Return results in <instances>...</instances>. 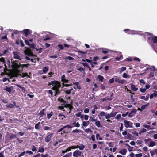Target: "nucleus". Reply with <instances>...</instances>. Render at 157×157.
Wrapping results in <instances>:
<instances>
[{"label": "nucleus", "instance_id": "1", "mask_svg": "<svg viewBox=\"0 0 157 157\" xmlns=\"http://www.w3.org/2000/svg\"><path fill=\"white\" fill-rule=\"evenodd\" d=\"M26 49L24 51V54L29 56H36L33 55L32 50L29 48L26 47Z\"/></svg>", "mask_w": 157, "mask_h": 157}, {"label": "nucleus", "instance_id": "2", "mask_svg": "<svg viewBox=\"0 0 157 157\" xmlns=\"http://www.w3.org/2000/svg\"><path fill=\"white\" fill-rule=\"evenodd\" d=\"M125 127L126 128L132 127L133 125V123L131 122L127 121L124 120V121Z\"/></svg>", "mask_w": 157, "mask_h": 157}, {"label": "nucleus", "instance_id": "3", "mask_svg": "<svg viewBox=\"0 0 157 157\" xmlns=\"http://www.w3.org/2000/svg\"><path fill=\"white\" fill-rule=\"evenodd\" d=\"M82 152L79 150H76L73 153V156L75 157H78L81 156Z\"/></svg>", "mask_w": 157, "mask_h": 157}, {"label": "nucleus", "instance_id": "4", "mask_svg": "<svg viewBox=\"0 0 157 157\" xmlns=\"http://www.w3.org/2000/svg\"><path fill=\"white\" fill-rule=\"evenodd\" d=\"M115 81L116 82H117L119 83L123 84L125 81L124 79H120L117 76H115Z\"/></svg>", "mask_w": 157, "mask_h": 157}, {"label": "nucleus", "instance_id": "5", "mask_svg": "<svg viewBox=\"0 0 157 157\" xmlns=\"http://www.w3.org/2000/svg\"><path fill=\"white\" fill-rule=\"evenodd\" d=\"M53 135V134L51 133L47 135L45 138V141L46 142H48L51 140Z\"/></svg>", "mask_w": 157, "mask_h": 157}, {"label": "nucleus", "instance_id": "6", "mask_svg": "<svg viewBox=\"0 0 157 157\" xmlns=\"http://www.w3.org/2000/svg\"><path fill=\"white\" fill-rule=\"evenodd\" d=\"M137 111L136 109H134L132 111H131L128 115V116L130 117H132L134 114H135Z\"/></svg>", "mask_w": 157, "mask_h": 157}, {"label": "nucleus", "instance_id": "7", "mask_svg": "<svg viewBox=\"0 0 157 157\" xmlns=\"http://www.w3.org/2000/svg\"><path fill=\"white\" fill-rule=\"evenodd\" d=\"M68 128H72V127L70 125H66L64 126L62 128H61L60 129L58 130L57 131L58 132H60L62 131L64 129Z\"/></svg>", "mask_w": 157, "mask_h": 157}, {"label": "nucleus", "instance_id": "8", "mask_svg": "<svg viewBox=\"0 0 157 157\" xmlns=\"http://www.w3.org/2000/svg\"><path fill=\"white\" fill-rule=\"evenodd\" d=\"M13 89V87L11 86L9 87H6L4 90L10 93Z\"/></svg>", "mask_w": 157, "mask_h": 157}, {"label": "nucleus", "instance_id": "9", "mask_svg": "<svg viewBox=\"0 0 157 157\" xmlns=\"http://www.w3.org/2000/svg\"><path fill=\"white\" fill-rule=\"evenodd\" d=\"M13 104H8L6 105V106L8 108H13L14 105H16V103L15 102H13Z\"/></svg>", "mask_w": 157, "mask_h": 157}, {"label": "nucleus", "instance_id": "10", "mask_svg": "<svg viewBox=\"0 0 157 157\" xmlns=\"http://www.w3.org/2000/svg\"><path fill=\"white\" fill-rule=\"evenodd\" d=\"M131 89L133 91H136L138 90V88L136 87L133 84H130Z\"/></svg>", "mask_w": 157, "mask_h": 157}, {"label": "nucleus", "instance_id": "11", "mask_svg": "<svg viewBox=\"0 0 157 157\" xmlns=\"http://www.w3.org/2000/svg\"><path fill=\"white\" fill-rule=\"evenodd\" d=\"M127 152V150L125 149H123L119 152V153L123 155H125Z\"/></svg>", "mask_w": 157, "mask_h": 157}, {"label": "nucleus", "instance_id": "12", "mask_svg": "<svg viewBox=\"0 0 157 157\" xmlns=\"http://www.w3.org/2000/svg\"><path fill=\"white\" fill-rule=\"evenodd\" d=\"M95 124L98 127H102V125H101L100 121H97L96 120V121H95Z\"/></svg>", "mask_w": 157, "mask_h": 157}, {"label": "nucleus", "instance_id": "13", "mask_svg": "<svg viewBox=\"0 0 157 157\" xmlns=\"http://www.w3.org/2000/svg\"><path fill=\"white\" fill-rule=\"evenodd\" d=\"M22 32H23L25 36H27L28 34L30 33V30L28 29H26L23 31Z\"/></svg>", "mask_w": 157, "mask_h": 157}, {"label": "nucleus", "instance_id": "14", "mask_svg": "<svg viewBox=\"0 0 157 157\" xmlns=\"http://www.w3.org/2000/svg\"><path fill=\"white\" fill-rule=\"evenodd\" d=\"M55 86H56L57 89H59L61 86L60 82L56 81V84L55 85Z\"/></svg>", "mask_w": 157, "mask_h": 157}, {"label": "nucleus", "instance_id": "15", "mask_svg": "<svg viewBox=\"0 0 157 157\" xmlns=\"http://www.w3.org/2000/svg\"><path fill=\"white\" fill-rule=\"evenodd\" d=\"M77 86V88L78 89L80 90L81 89V87L80 85L79 84V82H76L74 83Z\"/></svg>", "mask_w": 157, "mask_h": 157}, {"label": "nucleus", "instance_id": "16", "mask_svg": "<svg viewBox=\"0 0 157 157\" xmlns=\"http://www.w3.org/2000/svg\"><path fill=\"white\" fill-rule=\"evenodd\" d=\"M71 124L77 127H79L80 126V124L78 122L76 123V122H74L73 123H72Z\"/></svg>", "mask_w": 157, "mask_h": 157}, {"label": "nucleus", "instance_id": "17", "mask_svg": "<svg viewBox=\"0 0 157 157\" xmlns=\"http://www.w3.org/2000/svg\"><path fill=\"white\" fill-rule=\"evenodd\" d=\"M119 55H120V56L119 57H117L115 58V59L117 60H120L122 58V56L121 54V53L120 52L118 53Z\"/></svg>", "mask_w": 157, "mask_h": 157}, {"label": "nucleus", "instance_id": "18", "mask_svg": "<svg viewBox=\"0 0 157 157\" xmlns=\"http://www.w3.org/2000/svg\"><path fill=\"white\" fill-rule=\"evenodd\" d=\"M97 77L99 81L101 82H103L104 78V77L103 76H101L100 75H98Z\"/></svg>", "mask_w": 157, "mask_h": 157}, {"label": "nucleus", "instance_id": "19", "mask_svg": "<svg viewBox=\"0 0 157 157\" xmlns=\"http://www.w3.org/2000/svg\"><path fill=\"white\" fill-rule=\"evenodd\" d=\"M89 121H83L82 122V126L84 127H86L87 126L88 124H89Z\"/></svg>", "mask_w": 157, "mask_h": 157}, {"label": "nucleus", "instance_id": "20", "mask_svg": "<svg viewBox=\"0 0 157 157\" xmlns=\"http://www.w3.org/2000/svg\"><path fill=\"white\" fill-rule=\"evenodd\" d=\"M73 89L72 88L70 89H69L68 90H66L64 91L65 93L67 94H69L71 93V91L73 90Z\"/></svg>", "mask_w": 157, "mask_h": 157}, {"label": "nucleus", "instance_id": "21", "mask_svg": "<svg viewBox=\"0 0 157 157\" xmlns=\"http://www.w3.org/2000/svg\"><path fill=\"white\" fill-rule=\"evenodd\" d=\"M96 139L98 140H102V138L100 137V134L98 133H97L96 135Z\"/></svg>", "mask_w": 157, "mask_h": 157}, {"label": "nucleus", "instance_id": "22", "mask_svg": "<svg viewBox=\"0 0 157 157\" xmlns=\"http://www.w3.org/2000/svg\"><path fill=\"white\" fill-rule=\"evenodd\" d=\"M14 58L18 59L19 60H21V59L20 58V56L18 54L15 53H14Z\"/></svg>", "mask_w": 157, "mask_h": 157}, {"label": "nucleus", "instance_id": "23", "mask_svg": "<svg viewBox=\"0 0 157 157\" xmlns=\"http://www.w3.org/2000/svg\"><path fill=\"white\" fill-rule=\"evenodd\" d=\"M30 64H20L19 66L21 67L22 68L24 67H27L28 66H30Z\"/></svg>", "mask_w": 157, "mask_h": 157}, {"label": "nucleus", "instance_id": "24", "mask_svg": "<svg viewBox=\"0 0 157 157\" xmlns=\"http://www.w3.org/2000/svg\"><path fill=\"white\" fill-rule=\"evenodd\" d=\"M155 145V143L153 141H151L149 144L148 145L149 147H152Z\"/></svg>", "mask_w": 157, "mask_h": 157}, {"label": "nucleus", "instance_id": "25", "mask_svg": "<svg viewBox=\"0 0 157 157\" xmlns=\"http://www.w3.org/2000/svg\"><path fill=\"white\" fill-rule=\"evenodd\" d=\"M56 81L55 80L51 81L50 82H49L48 83V85L50 86V85H52V86H55V85L56 83Z\"/></svg>", "mask_w": 157, "mask_h": 157}, {"label": "nucleus", "instance_id": "26", "mask_svg": "<svg viewBox=\"0 0 157 157\" xmlns=\"http://www.w3.org/2000/svg\"><path fill=\"white\" fill-rule=\"evenodd\" d=\"M117 113V112H112L110 113V114L111 117H115Z\"/></svg>", "mask_w": 157, "mask_h": 157}, {"label": "nucleus", "instance_id": "27", "mask_svg": "<svg viewBox=\"0 0 157 157\" xmlns=\"http://www.w3.org/2000/svg\"><path fill=\"white\" fill-rule=\"evenodd\" d=\"M44 109H43L40 112V117H43V115L44 114Z\"/></svg>", "mask_w": 157, "mask_h": 157}, {"label": "nucleus", "instance_id": "28", "mask_svg": "<svg viewBox=\"0 0 157 157\" xmlns=\"http://www.w3.org/2000/svg\"><path fill=\"white\" fill-rule=\"evenodd\" d=\"M152 40L154 43H157V36L153 37Z\"/></svg>", "mask_w": 157, "mask_h": 157}, {"label": "nucleus", "instance_id": "29", "mask_svg": "<svg viewBox=\"0 0 157 157\" xmlns=\"http://www.w3.org/2000/svg\"><path fill=\"white\" fill-rule=\"evenodd\" d=\"M144 128H147V129H148L149 130L153 129H154V128H151L150 126L146 125V124L144 125Z\"/></svg>", "mask_w": 157, "mask_h": 157}, {"label": "nucleus", "instance_id": "30", "mask_svg": "<svg viewBox=\"0 0 157 157\" xmlns=\"http://www.w3.org/2000/svg\"><path fill=\"white\" fill-rule=\"evenodd\" d=\"M44 150L43 147H39L38 149V152L43 153L44 151Z\"/></svg>", "mask_w": 157, "mask_h": 157}, {"label": "nucleus", "instance_id": "31", "mask_svg": "<svg viewBox=\"0 0 157 157\" xmlns=\"http://www.w3.org/2000/svg\"><path fill=\"white\" fill-rule=\"evenodd\" d=\"M85 148V146L84 145L82 144L79 146V148L81 150H82L84 149Z\"/></svg>", "mask_w": 157, "mask_h": 157}, {"label": "nucleus", "instance_id": "32", "mask_svg": "<svg viewBox=\"0 0 157 157\" xmlns=\"http://www.w3.org/2000/svg\"><path fill=\"white\" fill-rule=\"evenodd\" d=\"M16 135L13 134H11L10 136V139L11 140L13 139H14L16 138Z\"/></svg>", "mask_w": 157, "mask_h": 157}, {"label": "nucleus", "instance_id": "33", "mask_svg": "<svg viewBox=\"0 0 157 157\" xmlns=\"http://www.w3.org/2000/svg\"><path fill=\"white\" fill-rule=\"evenodd\" d=\"M126 67H124L120 68V73L121 74L124 71L126 70Z\"/></svg>", "mask_w": 157, "mask_h": 157}, {"label": "nucleus", "instance_id": "34", "mask_svg": "<svg viewBox=\"0 0 157 157\" xmlns=\"http://www.w3.org/2000/svg\"><path fill=\"white\" fill-rule=\"evenodd\" d=\"M52 114L53 113L52 112H51L50 113L47 114V116L48 118L49 119L51 117L52 115Z\"/></svg>", "mask_w": 157, "mask_h": 157}, {"label": "nucleus", "instance_id": "35", "mask_svg": "<svg viewBox=\"0 0 157 157\" xmlns=\"http://www.w3.org/2000/svg\"><path fill=\"white\" fill-rule=\"evenodd\" d=\"M48 70V67H45L43 68V71L44 73H46Z\"/></svg>", "mask_w": 157, "mask_h": 157}, {"label": "nucleus", "instance_id": "36", "mask_svg": "<svg viewBox=\"0 0 157 157\" xmlns=\"http://www.w3.org/2000/svg\"><path fill=\"white\" fill-rule=\"evenodd\" d=\"M39 124L40 123H38L37 124H36L35 126V128L37 130H39Z\"/></svg>", "mask_w": 157, "mask_h": 157}, {"label": "nucleus", "instance_id": "37", "mask_svg": "<svg viewBox=\"0 0 157 157\" xmlns=\"http://www.w3.org/2000/svg\"><path fill=\"white\" fill-rule=\"evenodd\" d=\"M58 100L59 101H60L61 102H63L64 103H66V102L62 98H58Z\"/></svg>", "mask_w": 157, "mask_h": 157}, {"label": "nucleus", "instance_id": "38", "mask_svg": "<svg viewBox=\"0 0 157 157\" xmlns=\"http://www.w3.org/2000/svg\"><path fill=\"white\" fill-rule=\"evenodd\" d=\"M111 117L110 116V114L108 113V114H105V118L106 119H109V118H110Z\"/></svg>", "mask_w": 157, "mask_h": 157}, {"label": "nucleus", "instance_id": "39", "mask_svg": "<svg viewBox=\"0 0 157 157\" xmlns=\"http://www.w3.org/2000/svg\"><path fill=\"white\" fill-rule=\"evenodd\" d=\"M121 117V116L120 114H118L116 117L115 118L117 120H119Z\"/></svg>", "mask_w": 157, "mask_h": 157}, {"label": "nucleus", "instance_id": "40", "mask_svg": "<svg viewBox=\"0 0 157 157\" xmlns=\"http://www.w3.org/2000/svg\"><path fill=\"white\" fill-rule=\"evenodd\" d=\"M60 91L59 90V89H57L55 92V96H56V95L58 94H59L60 93Z\"/></svg>", "mask_w": 157, "mask_h": 157}, {"label": "nucleus", "instance_id": "41", "mask_svg": "<svg viewBox=\"0 0 157 157\" xmlns=\"http://www.w3.org/2000/svg\"><path fill=\"white\" fill-rule=\"evenodd\" d=\"M122 76L123 78H127V77L129 78L130 77L129 75L128 76L127 74H126V73H124Z\"/></svg>", "mask_w": 157, "mask_h": 157}, {"label": "nucleus", "instance_id": "42", "mask_svg": "<svg viewBox=\"0 0 157 157\" xmlns=\"http://www.w3.org/2000/svg\"><path fill=\"white\" fill-rule=\"evenodd\" d=\"M102 52L105 54H106L109 52V50L108 49H103L102 51Z\"/></svg>", "mask_w": 157, "mask_h": 157}, {"label": "nucleus", "instance_id": "43", "mask_svg": "<svg viewBox=\"0 0 157 157\" xmlns=\"http://www.w3.org/2000/svg\"><path fill=\"white\" fill-rule=\"evenodd\" d=\"M105 112L103 111L101 112L99 114V115L101 117L105 116Z\"/></svg>", "mask_w": 157, "mask_h": 157}, {"label": "nucleus", "instance_id": "44", "mask_svg": "<svg viewBox=\"0 0 157 157\" xmlns=\"http://www.w3.org/2000/svg\"><path fill=\"white\" fill-rule=\"evenodd\" d=\"M25 153H26L25 151H24V152L21 153L20 154H19L18 155V157H21V156L24 155H25Z\"/></svg>", "mask_w": 157, "mask_h": 157}, {"label": "nucleus", "instance_id": "45", "mask_svg": "<svg viewBox=\"0 0 157 157\" xmlns=\"http://www.w3.org/2000/svg\"><path fill=\"white\" fill-rule=\"evenodd\" d=\"M32 150L33 151H37V149L34 145H33Z\"/></svg>", "mask_w": 157, "mask_h": 157}, {"label": "nucleus", "instance_id": "46", "mask_svg": "<svg viewBox=\"0 0 157 157\" xmlns=\"http://www.w3.org/2000/svg\"><path fill=\"white\" fill-rule=\"evenodd\" d=\"M19 75L21 76L23 78L25 76H26L28 75V74L27 73H22V75H21V74H19Z\"/></svg>", "mask_w": 157, "mask_h": 157}, {"label": "nucleus", "instance_id": "47", "mask_svg": "<svg viewBox=\"0 0 157 157\" xmlns=\"http://www.w3.org/2000/svg\"><path fill=\"white\" fill-rule=\"evenodd\" d=\"M85 131L87 132H90L92 133L93 132L92 131L90 128L86 129Z\"/></svg>", "mask_w": 157, "mask_h": 157}, {"label": "nucleus", "instance_id": "48", "mask_svg": "<svg viewBox=\"0 0 157 157\" xmlns=\"http://www.w3.org/2000/svg\"><path fill=\"white\" fill-rule=\"evenodd\" d=\"M65 59L70 60H73L74 59L73 57H71L70 56H68L66 57Z\"/></svg>", "mask_w": 157, "mask_h": 157}, {"label": "nucleus", "instance_id": "49", "mask_svg": "<svg viewBox=\"0 0 157 157\" xmlns=\"http://www.w3.org/2000/svg\"><path fill=\"white\" fill-rule=\"evenodd\" d=\"M50 58H56L58 57V55L57 54H56L54 55L53 56H50Z\"/></svg>", "mask_w": 157, "mask_h": 157}, {"label": "nucleus", "instance_id": "50", "mask_svg": "<svg viewBox=\"0 0 157 157\" xmlns=\"http://www.w3.org/2000/svg\"><path fill=\"white\" fill-rule=\"evenodd\" d=\"M89 109L87 108H85L84 110V112L85 113H88L89 112Z\"/></svg>", "mask_w": 157, "mask_h": 157}, {"label": "nucleus", "instance_id": "51", "mask_svg": "<svg viewBox=\"0 0 157 157\" xmlns=\"http://www.w3.org/2000/svg\"><path fill=\"white\" fill-rule=\"evenodd\" d=\"M114 78H112L111 79H109V82L110 83H112L114 82Z\"/></svg>", "mask_w": 157, "mask_h": 157}, {"label": "nucleus", "instance_id": "52", "mask_svg": "<svg viewBox=\"0 0 157 157\" xmlns=\"http://www.w3.org/2000/svg\"><path fill=\"white\" fill-rule=\"evenodd\" d=\"M140 90L142 93H144L146 91V90L145 88H141L140 89Z\"/></svg>", "mask_w": 157, "mask_h": 157}, {"label": "nucleus", "instance_id": "53", "mask_svg": "<svg viewBox=\"0 0 157 157\" xmlns=\"http://www.w3.org/2000/svg\"><path fill=\"white\" fill-rule=\"evenodd\" d=\"M91 138L93 141L94 142L95 141V136L94 135H92L91 136Z\"/></svg>", "mask_w": 157, "mask_h": 157}, {"label": "nucleus", "instance_id": "54", "mask_svg": "<svg viewBox=\"0 0 157 157\" xmlns=\"http://www.w3.org/2000/svg\"><path fill=\"white\" fill-rule=\"evenodd\" d=\"M73 148L72 146L69 147L66 150V151H71V149H73Z\"/></svg>", "mask_w": 157, "mask_h": 157}, {"label": "nucleus", "instance_id": "55", "mask_svg": "<svg viewBox=\"0 0 157 157\" xmlns=\"http://www.w3.org/2000/svg\"><path fill=\"white\" fill-rule=\"evenodd\" d=\"M142 156V153L137 154L135 155L136 157H141Z\"/></svg>", "mask_w": 157, "mask_h": 157}, {"label": "nucleus", "instance_id": "56", "mask_svg": "<svg viewBox=\"0 0 157 157\" xmlns=\"http://www.w3.org/2000/svg\"><path fill=\"white\" fill-rule=\"evenodd\" d=\"M127 138L129 139H131V137H132V135L129 133H128L127 136Z\"/></svg>", "mask_w": 157, "mask_h": 157}, {"label": "nucleus", "instance_id": "57", "mask_svg": "<svg viewBox=\"0 0 157 157\" xmlns=\"http://www.w3.org/2000/svg\"><path fill=\"white\" fill-rule=\"evenodd\" d=\"M108 145L110 147H113V142H110L109 143Z\"/></svg>", "mask_w": 157, "mask_h": 157}, {"label": "nucleus", "instance_id": "58", "mask_svg": "<svg viewBox=\"0 0 157 157\" xmlns=\"http://www.w3.org/2000/svg\"><path fill=\"white\" fill-rule=\"evenodd\" d=\"M0 61H1L2 62L4 63H5V61L4 58L3 57L0 58Z\"/></svg>", "mask_w": 157, "mask_h": 157}, {"label": "nucleus", "instance_id": "59", "mask_svg": "<svg viewBox=\"0 0 157 157\" xmlns=\"http://www.w3.org/2000/svg\"><path fill=\"white\" fill-rule=\"evenodd\" d=\"M90 120L92 122L96 121V119H93L92 117H90Z\"/></svg>", "mask_w": 157, "mask_h": 157}, {"label": "nucleus", "instance_id": "60", "mask_svg": "<svg viewBox=\"0 0 157 157\" xmlns=\"http://www.w3.org/2000/svg\"><path fill=\"white\" fill-rule=\"evenodd\" d=\"M151 140V139L150 138L145 139L144 141L146 143H148L149 141Z\"/></svg>", "mask_w": 157, "mask_h": 157}, {"label": "nucleus", "instance_id": "61", "mask_svg": "<svg viewBox=\"0 0 157 157\" xmlns=\"http://www.w3.org/2000/svg\"><path fill=\"white\" fill-rule=\"evenodd\" d=\"M140 83H142L143 84H145V81L143 79H141L140 80Z\"/></svg>", "mask_w": 157, "mask_h": 157}, {"label": "nucleus", "instance_id": "62", "mask_svg": "<svg viewBox=\"0 0 157 157\" xmlns=\"http://www.w3.org/2000/svg\"><path fill=\"white\" fill-rule=\"evenodd\" d=\"M93 148L94 149H96L97 147V145L96 144H94L92 146Z\"/></svg>", "mask_w": 157, "mask_h": 157}, {"label": "nucleus", "instance_id": "63", "mask_svg": "<svg viewBox=\"0 0 157 157\" xmlns=\"http://www.w3.org/2000/svg\"><path fill=\"white\" fill-rule=\"evenodd\" d=\"M58 47L59 48H60L61 49H62V50L64 48L63 47V45H60V44L58 45Z\"/></svg>", "mask_w": 157, "mask_h": 157}, {"label": "nucleus", "instance_id": "64", "mask_svg": "<svg viewBox=\"0 0 157 157\" xmlns=\"http://www.w3.org/2000/svg\"><path fill=\"white\" fill-rule=\"evenodd\" d=\"M153 94L155 97H157V91H156L155 90Z\"/></svg>", "mask_w": 157, "mask_h": 157}]
</instances>
